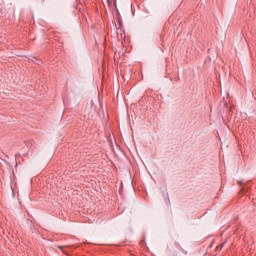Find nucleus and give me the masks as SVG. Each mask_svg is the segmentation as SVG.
Instances as JSON below:
<instances>
[{
	"instance_id": "1",
	"label": "nucleus",
	"mask_w": 256,
	"mask_h": 256,
	"mask_svg": "<svg viewBox=\"0 0 256 256\" xmlns=\"http://www.w3.org/2000/svg\"><path fill=\"white\" fill-rule=\"evenodd\" d=\"M178 249L181 251V253H183V255H187V250L183 249V247H181L180 245H178Z\"/></svg>"
},
{
	"instance_id": "2",
	"label": "nucleus",
	"mask_w": 256,
	"mask_h": 256,
	"mask_svg": "<svg viewBox=\"0 0 256 256\" xmlns=\"http://www.w3.org/2000/svg\"><path fill=\"white\" fill-rule=\"evenodd\" d=\"M223 247H225V242L222 243L220 246L217 247L218 251H221V249H223Z\"/></svg>"
},
{
	"instance_id": "3",
	"label": "nucleus",
	"mask_w": 256,
	"mask_h": 256,
	"mask_svg": "<svg viewBox=\"0 0 256 256\" xmlns=\"http://www.w3.org/2000/svg\"><path fill=\"white\" fill-rule=\"evenodd\" d=\"M59 249H63V247L59 246Z\"/></svg>"
},
{
	"instance_id": "4",
	"label": "nucleus",
	"mask_w": 256,
	"mask_h": 256,
	"mask_svg": "<svg viewBox=\"0 0 256 256\" xmlns=\"http://www.w3.org/2000/svg\"><path fill=\"white\" fill-rule=\"evenodd\" d=\"M173 256H177V254H174Z\"/></svg>"
}]
</instances>
